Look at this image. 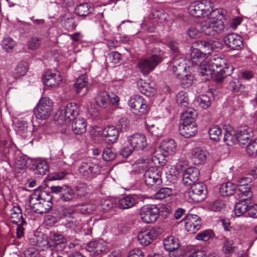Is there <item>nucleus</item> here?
Masks as SVG:
<instances>
[{
  "label": "nucleus",
  "instance_id": "60",
  "mask_svg": "<svg viewBox=\"0 0 257 257\" xmlns=\"http://www.w3.org/2000/svg\"><path fill=\"white\" fill-rule=\"evenodd\" d=\"M41 39L38 37L32 38L28 43L29 49L35 50L39 47L41 44Z\"/></svg>",
  "mask_w": 257,
  "mask_h": 257
},
{
  "label": "nucleus",
  "instance_id": "30",
  "mask_svg": "<svg viewBox=\"0 0 257 257\" xmlns=\"http://www.w3.org/2000/svg\"><path fill=\"white\" fill-rule=\"evenodd\" d=\"M10 218L13 223L24 225L26 223L24 220L21 209L19 206H14L11 210Z\"/></svg>",
  "mask_w": 257,
  "mask_h": 257
},
{
  "label": "nucleus",
  "instance_id": "38",
  "mask_svg": "<svg viewBox=\"0 0 257 257\" xmlns=\"http://www.w3.org/2000/svg\"><path fill=\"white\" fill-rule=\"evenodd\" d=\"M28 64L25 61L20 62L14 71V77L15 80L24 76L28 70Z\"/></svg>",
  "mask_w": 257,
  "mask_h": 257
},
{
  "label": "nucleus",
  "instance_id": "27",
  "mask_svg": "<svg viewBox=\"0 0 257 257\" xmlns=\"http://www.w3.org/2000/svg\"><path fill=\"white\" fill-rule=\"evenodd\" d=\"M72 129L74 133L82 135L86 131V124L83 118L78 117L73 118L72 122Z\"/></svg>",
  "mask_w": 257,
  "mask_h": 257
},
{
  "label": "nucleus",
  "instance_id": "14",
  "mask_svg": "<svg viewBox=\"0 0 257 257\" xmlns=\"http://www.w3.org/2000/svg\"><path fill=\"white\" fill-rule=\"evenodd\" d=\"M223 41L226 46L232 50H240L243 47L242 38L235 33H229L224 36Z\"/></svg>",
  "mask_w": 257,
  "mask_h": 257
},
{
  "label": "nucleus",
  "instance_id": "24",
  "mask_svg": "<svg viewBox=\"0 0 257 257\" xmlns=\"http://www.w3.org/2000/svg\"><path fill=\"white\" fill-rule=\"evenodd\" d=\"M236 132L238 144L245 145L251 141V136L248 132L247 126L245 125L238 128Z\"/></svg>",
  "mask_w": 257,
  "mask_h": 257
},
{
  "label": "nucleus",
  "instance_id": "52",
  "mask_svg": "<svg viewBox=\"0 0 257 257\" xmlns=\"http://www.w3.org/2000/svg\"><path fill=\"white\" fill-rule=\"evenodd\" d=\"M67 241H63L61 242H57L52 245L47 246L48 248H49L51 250V254H53V252H58L63 250L66 246Z\"/></svg>",
  "mask_w": 257,
  "mask_h": 257
},
{
  "label": "nucleus",
  "instance_id": "50",
  "mask_svg": "<svg viewBox=\"0 0 257 257\" xmlns=\"http://www.w3.org/2000/svg\"><path fill=\"white\" fill-rule=\"evenodd\" d=\"M172 194V190L169 188H162L159 190L155 194V197L156 199H163L167 196H170Z\"/></svg>",
  "mask_w": 257,
  "mask_h": 257
},
{
  "label": "nucleus",
  "instance_id": "31",
  "mask_svg": "<svg viewBox=\"0 0 257 257\" xmlns=\"http://www.w3.org/2000/svg\"><path fill=\"white\" fill-rule=\"evenodd\" d=\"M32 165L35 167V174L44 175L49 171V166L47 162L40 159L31 161Z\"/></svg>",
  "mask_w": 257,
  "mask_h": 257
},
{
  "label": "nucleus",
  "instance_id": "56",
  "mask_svg": "<svg viewBox=\"0 0 257 257\" xmlns=\"http://www.w3.org/2000/svg\"><path fill=\"white\" fill-rule=\"evenodd\" d=\"M228 87L233 93H237L239 91H241L244 88L238 80L230 81Z\"/></svg>",
  "mask_w": 257,
  "mask_h": 257
},
{
  "label": "nucleus",
  "instance_id": "11",
  "mask_svg": "<svg viewBox=\"0 0 257 257\" xmlns=\"http://www.w3.org/2000/svg\"><path fill=\"white\" fill-rule=\"evenodd\" d=\"M221 45V44L217 40L209 41L198 40L192 43L191 48L210 54L214 47H219Z\"/></svg>",
  "mask_w": 257,
  "mask_h": 257
},
{
  "label": "nucleus",
  "instance_id": "54",
  "mask_svg": "<svg viewBox=\"0 0 257 257\" xmlns=\"http://www.w3.org/2000/svg\"><path fill=\"white\" fill-rule=\"evenodd\" d=\"M213 232L210 230H206L197 234L195 237L197 240L208 241L212 236Z\"/></svg>",
  "mask_w": 257,
  "mask_h": 257
},
{
  "label": "nucleus",
  "instance_id": "40",
  "mask_svg": "<svg viewBox=\"0 0 257 257\" xmlns=\"http://www.w3.org/2000/svg\"><path fill=\"white\" fill-rule=\"evenodd\" d=\"M163 244L165 249L168 251L179 248L178 239L173 236L164 239Z\"/></svg>",
  "mask_w": 257,
  "mask_h": 257
},
{
  "label": "nucleus",
  "instance_id": "29",
  "mask_svg": "<svg viewBox=\"0 0 257 257\" xmlns=\"http://www.w3.org/2000/svg\"><path fill=\"white\" fill-rule=\"evenodd\" d=\"M137 203V200L132 195L123 196L118 202V207L121 209H126L134 206Z\"/></svg>",
  "mask_w": 257,
  "mask_h": 257
},
{
  "label": "nucleus",
  "instance_id": "62",
  "mask_svg": "<svg viewBox=\"0 0 257 257\" xmlns=\"http://www.w3.org/2000/svg\"><path fill=\"white\" fill-rule=\"evenodd\" d=\"M96 245H97L96 240L90 241L86 244L85 250L89 253L90 256H95Z\"/></svg>",
  "mask_w": 257,
  "mask_h": 257
},
{
  "label": "nucleus",
  "instance_id": "6",
  "mask_svg": "<svg viewBox=\"0 0 257 257\" xmlns=\"http://www.w3.org/2000/svg\"><path fill=\"white\" fill-rule=\"evenodd\" d=\"M190 186L189 195L194 201L200 202L205 199L207 190L206 185L203 182H198Z\"/></svg>",
  "mask_w": 257,
  "mask_h": 257
},
{
  "label": "nucleus",
  "instance_id": "63",
  "mask_svg": "<svg viewBox=\"0 0 257 257\" xmlns=\"http://www.w3.org/2000/svg\"><path fill=\"white\" fill-rule=\"evenodd\" d=\"M77 195L81 197H84L87 193L85 184H80L75 187Z\"/></svg>",
  "mask_w": 257,
  "mask_h": 257
},
{
  "label": "nucleus",
  "instance_id": "25",
  "mask_svg": "<svg viewBox=\"0 0 257 257\" xmlns=\"http://www.w3.org/2000/svg\"><path fill=\"white\" fill-rule=\"evenodd\" d=\"M241 198L240 200L236 203L234 207V213L237 216H240L245 213L248 212L249 208L248 201L251 198H247V197H242L239 196Z\"/></svg>",
  "mask_w": 257,
  "mask_h": 257
},
{
  "label": "nucleus",
  "instance_id": "49",
  "mask_svg": "<svg viewBox=\"0 0 257 257\" xmlns=\"http://www.w3.org/2000/svg\"><path fill=\"white\" fill-rule=\"evenodd\" d=\"M225 204L224 202L220 199L210 202L208 206V209L212 211H220L224 208Z\"/></svg>",
  "mask_w": 257,
  "mask_h": 257
},
{
  "label": "nucleus",
  "instance_id": "44",
  "mask_svg": "<svg viewBox=\"0 0 257 257\" xmlns=\"http://www.w3.org/2000/svg\"><path fill=\"white\" fill-rule=\"evenodd\" d=\"M210 138L214 141H218L222 137V130L217 125H213L208 130Z\"/></svg>",
  "mask_w": 257,
  "mask_h": 257
},
{
  "label": "nucleus",
  "instance_id": "5",
  "mask_svg": "<svg viewBox=\"0 0 257 257\" xmlns=\"http://www.w3.org/2000/svg\"><path fill=\"white\" fill-rule=\"evenodd\" d=\"M162 54H154L146 59L140 60L138 66L140 71L144 74L148 75L163 60Z\"/></svg>",
  "mask_w": 257,
  "mask_h": 257
},
{
  "label": "nucleus",
  "instance_id": "45",
  "mask_svg": "<svg viewBox=\"0 0 257 257\" xmlns=\"http://www.w3.org/2000/svg\"><path fill=\"white\" fill-rule=\"evenodd\" d=\"M60 196L63 201H69L72 200L74 197L73 190L69 186L64 185V188L61 192Z\"/></svg>",
  "mask_w": 257,
  "mask_h": 257
},
{
  "label": "nucleus",
  "instance_id": "9",
  "mask_svg": "<svg viewBox=\"0 0 257 257\" xmlns=\"http://www.w3.org/2000/svg\"><path fill=\"white\" fill-rule=\"evenodd\" d=\"M128 105L133 113L136 114H145L149 109L147 101L142 96L139 95H134L128 101Z\"/></svg>",
  "mask_w": 257,
  "mask_h": 257
},
{
  "label": "nucleus",
  "instance_id": "32",
  "mask_svg": "<svg viewBox=\"0 0 257 257\" xmlns=\"http://www.w3.org/2000/svg\"><path fill=\"white\" fill-rule=\"evenodd\" d=\"M150 85V83L146 82L143 79H140L138 82V87L140 91L149 97L153 96L156 92L155 89Z\"/></svg>",
  "mask_w": 257,
  "mask_h": 257
},
{
  "label": "nucleus",
  "instance_id": "12",
  "mask_svg": "<svg viewBox=\"0 0 257 257\" xmlns=\"http://www.w3.org/2000/svg\"><path fill=\"white\" fill-rule=\"evenodd\" d=\"M183 221L184 222L185 229L191 233L198 231L202 225L201 218L195 214H188Z\"/></svg>",
  "mask_w": 257,
  "mask_h": 257
},
{
  "label": "nucleus",
  "instance_id": "26",
  "mask_svg": "<svg viewBox=\"0 0 257 257\" xmlns=\"http://www.w3.org/2000/svg\"><path fill=\"white\" fill-rule=\"evenodd\" d=\"M186 64L182 59H176L173 62L172 71L176 77L181 78L186 73Z\"/></svg>",
  "mask_w": 257,
  "mask_h": 257
},
{
  "label": "nucleus",
  "instance_id": "28",
  "mask_svg": "<svg viewBox=\"0 0 257 257\" xmlns=\"http://www.w3.org/2000/svg\"><path fill=\"white\" fill-rule=\"evenodd\" d=\"M168 18V15L163 10H153L149 15V18L157 23H165Z\"/></svg>",
  "mask_w": 257,
  "mask_h": 257
},
{
  "label": "nucleus",
  "instance_id": "17",
  "mask_svg": "<svg viewBox=\"0 0 257 257\" xmlns=\"http://www.w3.org/2000/svg\"><path fill=\"white\" fill-rule=\"evenodd\" d=\"M127 141L135 150L138 151L143 150L147 146L145 136L139 133L135 134L128 137Z\"/></svg>",
  "mask_w": 257,
  "mask_h": 257
},
{
  "label": "nucleus",
  "instance_id": "35",
  "mask_svg": "<svg viewBox=\"0 0 257 257\" xmlns=\"http://www.w3.org/2000/svg\"><path fill=\"white\" fill-rule=\"evenodd\" d=\"M31 196V199L37 198V199H40L47 202H52V196L51 195V193L44 190H41L40 187L35 189L34 193Z\"/></svg>",
  "mask_w": 257,
  "mask_h": 257
},
{
  "label": "nucleus",
  "instance_id": "41",
  "mask_svg": "<svg viewBox=\"0 0 257 257\" xmlns=\"http://www.w3.org/2000/svg\"><path fill=\"white\" fill-rule=\"evenodd\" d=\"M197 115V113L195 110L192 108L188 109L182 114V123L195 122Z\"/></svg>",
  "mask_w": 257,
  "mask_h": 257
},
{
  "label": "nucleus",
  "instance_id": "3",
  "mask_svg": "<svg viewBox=\"0 0 257 257\" xmlns=\"http://www.w3.org/2000/svg\"><path fill=\"white\" fill-rule=\"evenodd\" d=\"M211 3L207 0L191 2L188 10L190 15L195 18H200L210 15Z\"/></svg>",
  "mask_w": 257,
  "mask_h": 257
},
{
  "label": "nucleus",
  "instance_id": "37",
  "mask_svg": "<svg viewBox=\"0 0 257 257\" xmlns=\"http://www.w3.org/2000/svg\"><path fill=\"white\" fill-rule=\"evenodd\" d=\"M96 102L101 107H107L110 103L109 93L105 91L100 92L96 97Z\"/></svg>",
  "mask_w": 257,
  "mask_h": 257
},
{
  "label": "nucleus",
  "instance_id": "10",
  "mask_svg": "<svg viewBox=\"0 0 257 257\" xmlns=\"http://www.w3.org/2000/svg\"><path fill=\"white\" fill-rule=\"evenodd\" d=\"M79 173L86 179L93 178L98 171V166L91 160L82 162L78 169Z\"/></svg>",
  "mask_w": 257,
  "mask_h": 257
},
{
  "label": "nucleus",
  "instance_id": "47",
  "mask_svg": "<svg viewBox=\"0 0 257 257\" xmlns=\"http://www.w3.org/2000/svg\"><path fill=\"white\" fill-rule=\"evenodd\" d=\"M246 152L250 157H257V139L248 143L246 146Z\"/></svg>",
  "mask_w": 257,
  "mask_h": 257
},
{
  "label": "nucleus",
  "instance_id": "16",
  "mask_svg": "<svg viewBox=\"0 0 257 257\" xmlns=\"http://www.w3.org/2000/svg\"><path fill=\"white\" fill-rule=\"evenodd\" d=\"M252 181L250 177H242L239 179L237 182V190L240 192L238 196L242 197H247V198H251L252 197V193L250 191V186Z\"/></svg>",
  "mask_w": 257,
  "mask_h": 257
},
{
  "label": "nucleus",
  "instance_id": "46",
  "mask_svg": "<svg viewBox=\"0 0 257 257\" xmlns=\"http://www.w3.org/2000/svg\"><path fill=\"white\" fill-rule=\"evenodd\" d=\"M188 98L187 93L184 91L179 92L176 95L177 103L181 107L185 108L188 104Z\"/></svg>",
  "mask_w": 257,
  "mask_h": 257
},
{
  "label": "nucleus",
  "instance_id": "42",
  "mask_svg": "<svg viewBox=\"0 0 257 257\" xmlns=\"http://www.w3.org/2000/svg\"><path fill=\"white\" fill-rule=\"evenodd\" d=\"M67 239L64 236L59 233L52 232L51 233L48 240H46L47 246L52 245L57 242L66 241Z\"/></svg>",
  "mask_w": 257,
  "mask_h": 257
},
{
  "label": "nucleus",
  "instance_id": "53",
  "mask_svg": "<svg viewBox=\"0 0 257 257\" xmlns=\"http://www.w3.org/2000/svg\"><path fill=\"white\" fill-rule=\"evenodd\" d=\"M96 244L95 256L106 251L107 246L104 240L102 239L96 240Z\"/></svg>",
  "mask_w": 257,
  "mask_h": 257
},
{
  "label": "nucleus",
  "instance_id": "57",
  "mask_svg": "<svg viewBox=\"0 0 257 257\" xmlns=\"http://www.w3.org/2000/svg\"><path fill=\"white\" fill-rule=\"evenodd\" d=\"M184 76L181 79V84L184 87H188L193 83L194 76L191 74H184Z\"/></svg>",
  "mask_w": 257,
  "mask_h": 257
},
{
  "label": "nucleus",
  "instance_id": "18",
  "mask_svg": "<svg viewBox=\"0 0 257 257\" xmlns=\"http://www.w3.org/2000/svg\"><path fill=\"white\" fill-rule=\"evenodd\" d=\"M199 175L200 172L196 167L188 168L182 175L183 184L186 186H190L196 183Z\"/></svg>",
  "mask_w": 257,
  "mask_h": 257
},
{
  "label": "nucleus",
  "instance_id": "34",
  "mask_svg": "<svg viewBox=\"0 0 257 257\" xmlns=\"http://www.w3.org/2000/svg\"><path fill=\"white\" fill-rule=\"evenodd\" d=\"M236 186L230 182L222 183L219 188V193L224 196L232 195L236 193Z\"/></svg>",
  "mask_w": 257,
  "mask_h": 257
},
{
  "label": "nucleus",
  "instance_id": "33",
  "mask_svg": "<svg viewBox=\"0 0 257 257\" xmlns=\"http://www.w3.org/2000/svg\"><path fill=\"white\" fill-rule=\"evenodd\" d=\"M191 158L196 164L203 163L206 159V153L200 148H196L192 151Z\"/></svg>",
  "mask_w": 257,
  "mask_h": 257
},
{
  "label": "nucleus",
  "instance_id": "39",
  "mask_svg": "<svg viewBox=\"0 0 257 257\" xmlns=\"http://www.w3.org/2000/svg\"><path fill=\"white\" fill-rule=\"evenodd\" d=\"M93 8H91L90 4L83 3L80 4L75 9V13L80 17H85L92 12Z\"/></svg>",
  "mask_w": 257,
  "mask_h": 257
},
{
  "label": "nucleus",
  "instance_id": "1",
  "mask_svg": "<svg viewBox=\"0 0 257 257\" xmlns=\"http://www.w3.org/2000/svg\"><path fill=\"white\" fill-rule=\"evenodd\" d=\"M199 69L201 76H207V79L210 76L217 83H222L225 77L230 75L233 70L232 67L227 66L225 59L218 56L201 62Z\"/></svg>",
  "mask_w": 257,
  "mask_h": 257
},
{
  "label": "nucleus",
  "instance_id": "51",
  "mask_svg": "<svg viewBox=\"0 0 257 257\" xmlns=\"http://www.w3.org/2000/svg\"><path fill=\"white\" fill-rule=\"evenodd\" d=\"M116 154L112 148H105L103 151L102 156L103 159L105 161H111L116 157Z\"/></svg>",
  "mask_w": 257,
  "mask_h": 257
},
{
  "label": "nucleus",
  "instance_id": "48",
  "mask_svg": "<svg viewBox=\"0 0 257 257\" xmlns=\"http://www.w3.org/2000/svg\"><path fill=\"white\" fill-rule=\"evenodd\" d=\"M209 54L202 52L200 50L191 48L190 57L193 63H196L197 64V62L194 61V60L195 59H201L204 57H206Z\"/></svg>",
  "mask_w": 257,
  "mask_h": 257
},
{
  "label": "nucleus",
  "instance_id": "15",
  "mask_svg": "<svg viewBox=\"0 0 257 257\" xmlns=\"http://www.w3.org/2000/svg\"><path fill=\"white\" fill-rule=\"evenodd\" d=\"M158 235V231L154 227L141 231L138 235V239L143 245H147L156 239Z\"/></svg>",
  "mask_w": 257,
  "mask_h": 257
},
{
  "label": "nucleus",
  "instance_id": "20",
  "mask_svg": "<svg viewBox=\"0 0 257 257\" xmlns=\"http://www.w3.org/2000/svg\"><path fill=\"white\" fill-rule=\"evenodd\" d=\"M88 86L87 76L86 75H81L74 84L75 93L81 96L85 95L88 91Z\"/></svg>",
  "mask_w": 257,
  "mask_h": 257
},
{
  "label": "nucleus",
  "instance_id": "59",
  "mask_svg": "<svg viewBox=\"0 0 257 257\" xmlns=\"http://www.w3.org/2000/svg\"><path fill=\"white\" fill-rule=\"evenodd\" d=\"M198 101L200 106L205 109L210 105V97L206 95H202L199 98Z\"/></svg>",
  "mask_w": 257,
  "mask_h": 257
},
{
  "label": "nucleus",
  "instance_id": "7",
  "mask_svg": "<svg viewBox=\"0 0 257 257\" xmlns=\"http://www.w3.org/2000/svg\"><path fill=\"white\" fill-rule=\"evenodd\" d=\"M145 182L147 185L159 188L162 185L161 174L156 167H150L144 174Z\"/></svg>",
  "mask_w": 257,
  "mask_h": 257
},
{
  "label": "nucleus",
  "instance_id": "21",
  "mask_svg": "<svg viewBox=\"0 0 257 257\" xmlns=\"http://www.w3.org/2000/svg\"><path fill=\"white\" fill-rule=\"evenodd\" d=\"M62 80V76L59 73L52 72L48 70L44 76L43 81L45 84L48 86H55L58 85Z\"/></svg>",
  "mask_w": 257,
  "mask_h": 257
},
{
  "label": "nucleus",
  "instance_id": "23",
  "mask_svg": "<svg viewBox=\"0 0 257 257\" xmlns=\"http://www.w3.org/2000/svg\"><path fill=\"white\" fill-rule=\"evenodd\" d=\"M102 134L105 137V141L108 144L115 143L118 138V131L114 126H108L104 128Z\"/></svg>",
  "mask_w": 257,
  "mask_h": 257
},
{
  "label": "nucleus",
  "instance_id": "8",
  "mask_svg": "<svg viewBox=\"0 0 257 257\" xmlns=\"http://www.w3.org/2000/svg\"><path fill=\"white\" fill-rule=\"evenodd\" d=\"M140 215L142 220L147 223L155 222L159 215V209L156 205L150 204L143 206Z\"/></svg>",
  "mask_w": 257,
  "mask_h": 257
},
{
  "label": "nucleus",
  "instance_id": "55",
  "mask_svg": "<svg viewBox=\"0 0 257 257\" xmlns=\"http://www.w3.org/2000/svg\"><path fill=\"white\" fill-rule=\"evenodd\" d=\"M74 210L73 208L71 207H62L59 211V215L60 218L64 217H71L72 214L74 213Z\"/></svg>",
  "mask_w": 257,
  "mask_h": 257
},
{
  "label": "nucleus",
  "instance_id": "64",
  "mask_svg": "<svg viewBox=\"0 0 257 257\" xmlns=\"http://www.w3.org/2000/svg\"><path fill=\"white\" fill-rule=\"evenodd\" d=\"M65 175L66 174L63 172H57L49 174L47 178L48 181L61 180L64 178Z\"/></svg>",
  "mask_w": 257,
  "mask_h": 257
},
{
  "label": "nucleus",
  "instance_id": "19",
  "mask_svg": "<svg viewBox=\"0 0 257 257\" xmlns=\"http://www.w3.org/2000/svg\"><path fill=\"white\" fill-rule=\"evenodd\" d=\"M79 107L75 102H70L66 104L64 109L61 110V113L64 114L66 122H69L71 119L77 118L78 115Z\"/></svg>",
  "mask_w": 257,
  "mask_h": 257
},
{
  "label": "nucleus",
  "instance_id": "36",
  "mask_svg": "<svg viewBox=\"0 0 257 257\" xmlns=\"http://www.w3.org/2000/svg\"><path fill=\"white\" fill-rule=\"evenodd\" d=\"M161 150L168 155H173L177 150L176 143L173 139L164 141L161 146Z\"/></svg>",
  "mask_w": 257,
  "mask_h": 257
},
{
  "label": "nucleus",
  "instance_id": "58",
  "mask_svg": "<svg viewBox=\"0 0 257 257\" xmlns=\"http://www.w3.org/2000/svg\"><path fill=\"white\" fill-rule=\"evenodd\" d=\"M235 246H233L232 241L225 239L222 247V250L225 253H230L234 251Z\"/></svg>",
  "mask_w": 257,
  "mask_h": 257
},
{
  "label": "nucleus",
  "instance_id": "61",
  "mask_svg": "<svg viewBox=\"0 0 257 257\" xmlns=\"http://www.w3.org/2000/svg\"><path fill=\"white\" fill-rule=\"evenodd\" d=\"M117 126L122 131H126L129 127L130 121L127 118L122 117L119 120Z\"/></svg>",
  "mask_w": 257,
  "mask_h": 257
},
{
  "label": "nucleus",
  "instance_id": "22",
  "mask_svg": "<svg viewBox=\"0 0 257 257\" xmlns=\"http://www.w3.org/2000/svg\"><path fill=\"white\" fill-rule=\"evenodd\" d=\"M197 131V127L195 122L182 123L179 126L180 134L188 138L194 136Z\"/></svg>",
  "mask_w": 257,
  "mask_h": 257
},
{
  "label": "nucleus",
  "instance_id": "13",
  "mask_svg": "<svg viewBox=\"0 0 257 257\" xmlns=\"http://www.w3.org/2000/svg\"><path fill=\"white\" fill-rule=\"evenodd\" d=\"M29 203L34 212L41 214L48 212L53 205L52 202H47L37 198L31 199V196L30 197Z\"/></svg>",
  "mask_w": 257,
  "mask_h": 257
},
{
  "label": "nucleus",
  "instance_id": "43",
  "mask_svg": "<svg viewBox=\"0 0 257 257\" xmlns=\"http://www.w3.org/2000/svg\"><path fill=\"white\" fill-rule=\"evenodd\" d=\"M223 141L228 146H231L238 143L236 131H225L223 137Z\"/></svg>",
  "mask_w": 257,
  "mask_h": 257
},
{
  "label": "nucleus",
  "instance_id": "4",
  "mask_svg": "<svg viewBox=\"0 0 257 257\" xmlns=\"http://www.w3.org/2000/svg\"><path fill=\"white\" fill-rule=\"evenodd\" d=\"M52 110V100L48 97H43L35 109V114L37 119L46 120L50 116Z\"/></svg>",
  "mask_w": 257,
  "mask_h": 257
},
{
  "label": "nucleus",
  "instance_id": "2",
  "mask_svg": "<svg viewBox=\"0 0 257 257\" xmlns=\"http://www.w3.org/2000/svg\"><path fill=\"white\" fill-rule=\"evenodd\" d=\"M222 11L216 9L210 13V17L201 23V31L206 35L214 36L224 28Z\"/></svg>",
  "mask_w": 257,
  "mask_h": 257
}]
</instances>
